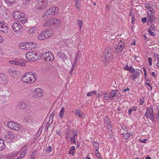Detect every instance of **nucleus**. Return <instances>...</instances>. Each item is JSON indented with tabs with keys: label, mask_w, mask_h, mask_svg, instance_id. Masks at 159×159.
Masks as SVG:
<instances>
[{
	"label": "nucleus",
	"mask_w": 159,
	"mask_h": 159,
	"mask_svg": "<svg viewBox=\"0 0 159 159\" xmlns=\"http://www.w3.org/2000/svg\"><path fill=\"white\" fill-rule=\"evenodd\" d=\"M148 21H149L151 23L152 22V21H153L155 19L154 15L152 13L150 15L148 14Z\"/></svg>",
	"instance_id": "17"
},
{
	"label": "nucleus",
	"mask_w": 159,
	"mask_h": 159,
	"mask_svg": "<svg viewBox=\"0 0 159 159\" xmlns=\"http://www.w3.org/2000/svg\"><path fill=\"white\" fill-rule=\"evenodd\" d=\"M18 21L21 22L23 23H25L26 21V18L24 14L23 16L20 17Z\"/></svg>",
	"instance_id": "24"
},
{
	"label": "nucleus",
	"mask_w": 159,
	"mask_h": 159,
	"mask_svg": "<svg viewBox=\"0 0 159 159\" xmlns=\"http://www.w3.org/2000/svg\"><path fill=\"white\" fill-rule=\"evenodd\" d=\"M111 92L112 93L115 94L116 95V94L117 92V90H112V91H111Z\"/></svg>",
	"instance_id": "59"
},
{
	"label": "nucleus",
	"mask_w": 159,
	"mask_h": 159,
	"mask_svg": "<svg viewBox=\"0 0 159 159\" xmlns=\"http://www.w3.org/2000/svg\"><path fill=\"white\" fill-rule=\"evenodd\" d=\"M37 53L33 51L28 52L25 55L26 59L31 61H34L37 59Z\"/></svg>",
	"instance_id": "5"
},
{
	"label": "nucleus",
	"mask_w": 159,
	"mask_h": 159,
	"mask_svg": "<svg viewBox=\"0 0 159 159\" xmlns=\"http://www.w3.org/2000/svg\"><path fill=\"white\" fill-rule=\"evenodd\" d=\"M0 28V31L3 33H7L8 29L7 27L4 24Z\"/></svg>",
	"instance_id": "18"
},
{
	"label": "nucleus",
	"mask_w": 159,
	"mask_h": 159,
	"mask_svg": "<svg viewBox=\"0 0 159 159\" xmlns=\"http://www.w3.org/2000/svg\"><path fill=\"white\" fill-rule=\"evenodd\" d=\"M148 61L150 66L152 65V59L151 57H149L148 58Z\"/></svg>",
	"instance_id": "47"
},
{
	"label": "nucleus",
	"mask_w": 159,
	"mask_h": 159,
	"mask_svg": "<svg viewBox=\"0 0 159 159\" xmlns=\"http://www.w3.org/2000/svg\"><path fill=\"white\" fill-rule=\"evenodd\" d=\"M78 23L79 25V26L80 27V30L81 29V27L82 26L83 23L82 20H78Z\"/></svg>",
	"instance_id": "40"
},
{
	"label": "nucleus",
	"mask_w": 159,
	"mask_h": 159,
	"mask_svg": "<svg viewBox=\"0 0 159 159\" xmlns=\"http://www.w3.org/2000/svg\"><path fill=\"white\" fill-rule=\"evenodd\" d=\"M125 70H128L130 73H135V70L133 68L132 66H128L127 65L124 67Z\"/></svg>",
	"instance_id": "16"
},
{
	"label": "nucleus",
	"mask_w": 159,
	"mask_h": 159,
	"mask_svg": "<svg viewBox=\"0 0 159 159\" xmlns=\"http://www.w3.org/2000/svg\"><path fill=\"white\" fill-rule=\"evenodd\" d=\"M93 145L95 147V148H98V147L99 145L98 143H95V144H93Z\"/></svg>",
	"instance_id": "60"
},
{
	"label": "nucleus",
	"mask_w": 159,
	"mask_h": 159,
	"mask_svg": "<svg viewBox=\"0 0 159 159\" xmlns=\"http://www.w3.org/2000/svg\"><path fill=\"white\" fill-rule=\"evenodd\" d=\"M75 63L73 65V66L71 67V70L70 72V74L71 76H72L74 75V68H75Z\"/></svg>",
	"instance_id": "26"
},
{
	"label": "nucleus",
	"mask_w": 159,
	"mask_h": 159,
	"mask_svg": "<svg viewBox=\"0 0 159 159\" xmlns=\"http://www.w3.org/2000/svg\"><path fill=\"white\" fill-rule=\"evenodd\" d=\"M131 109L132 110V111H135L137 109V107H133L131 108Z\"/></svg>",
	"instance_id": "58"
},
{
	"label": "nucleus",
	"mask_w": 159,
	"mask_h": 159,
	"mask_svg": "<svg viewBox=\"0 0 159 159\" xmlns=\"http://www.w3.org/2000/svg\"><path fill=\"white\" fill-rule=\"evenodd\" d=\"M10 63L12 65H17L22 66H24L25 65L24 62H20L18 61L12 60L9 61Z\"/></svg>",
	"instance_id": "13"
},
{
	"label": "nucleus",
	"mask_w": 159,
	"mask_h": 159,
	"mask_svg": "<svg viewBox=\"0 0 159 159\" xmlns=\"http://www.w3.org/2000/svg\"><path fill=\"white\" fill-rule=\"evenodd\" d=\"M38 3L37 8L40 10H43L46 9L49 6V2L48 0H35Z\"/></svg>",
	"instance_id": "2"
},
{
	"label": "nucleus",
	"mask_w": 159,
	"mask_h": 159,
	"mask_svg": "<svg viewBox=\"0 0 159 159\" xmlns=\"http://www.w3.org/2000/svg\"><path fill=\"white\" fill-rule=\"evenodd\" d=\"M81 112V111L79 110H76L74 111V113L76 115H77L79 114H80Z\"/></svg>",
	"instance_id": "49"
},
{
	"label": "nucleus",
	"mask_w": 159,
	"mask_h": 159,
	"mask_svg": "<svg viewBox=\"0 0 159 159\" xmlns=\"http://www.w3.org/2000/svg\"><path fill=\"white\" fill-rule=\"evenodd\" d=\"M157 110H158V113L157 116V119L159 120V107L157 108Z\"/></svg>",
	"instance_id": "64"
},
{
	"label": "nucleus",
	"mask_w": 159,
	"mask_h": 159,
	"mask_svg": "<svg viewBox=\"0 0 159 159\" xmlns=\"http://www.w3.org/2000/svg\"><path fill=\"white\" fill-rule=\"evenodd\" d=\"M42 131V129H40L39 128V129L38 132L37 134V135L38 134V135L39 136V135L41 133Z\"/></svg>",
	"instance_id": "62"
},
{
	"label": "nucleus",
	"mask_w": 159,
	"mask_h": 159,
	"mask_svg": "<svg viewBox=\"0 0 159 159\" xmlns=\"http://www.w3.org/2000/svg\"><path fill=\"white\" fill-rule=\"evenodd\" d=\"M6 138L8 139V141H11L15 138V136L12 132L8 131L7 133L6 134Z\"/></svg>",
	"instance_id": "12"
},
{
	"label": "nucleus",
	"mask_w": 159,
	"mask_h": 159,
	"mask_svg": "<svg viewBox=\"0 0 159 159\" xmlns=\"http://www.w3.org/2000/svg\"><path fill=\"white\" fill-rule=\"evenodd\" d=\"M138 77L137 75H135L134 73L132 74L130 76L131 78L133 80H135Z\"/></svg>",
	"instance_id": "37"
},
{
	"label": "nucleus",
	"mask_w": 159,
	"mask_h": 159,
	"mask_svg": "<svg viewBox=\"0 0 159 159\" xmlns=\"http://www.w3.org/2000/svg\"><path fill=\"white\" fill-rule=\"evenodd\" d=\"M65 112V108L62 107H61V110L60 111V114H59V117L60 118H63L64 116V114Z\"/></svg>",
	"instance_id": "23"
},
{
	"label": "nucleus",
	"mask_w": 159,
	"mask_h": 159,
	"mask_svg": "<svg viewBox=\"0 0 159 159\" xmlns=\"http://www.w3.org/2000/svg\"><path fill=\"white\" fill-rule=\"evenodd\" d=\"M43 95V90L41 89L38 88L35 89L33 97L35 98H38L41 97Z\"/></svg>",
	"instance_id": "8"
},
{
	"label": "nucleus",
	"mask_w": 159,
	"mask_h": 159,
	"mask_svg": "<svg viewBox=\"0 0 159 159\" xmlns=\"http://www.w3.org/2000/svg\"><path fill=\"white\" fill-rule=\"evenodd\" d=\"M18 107L19 108L24 109L26 108V104L23 102H20L18 104Z\"/></svg>",
	"instance_id": "19"
},
{
	"label": "nucleus",
	"mask_w": 159,
	"mask_h": 159,
	"mask_svg": "<svg viewBox=\"0 0 159 159\" xmlns=\"http://www.w3.org/2000/svg\"><path fill=\"white\" fill-rule=\"evenodd\" d=\"M26 152L24 151L22 153H21L19 157H18L16 159H22L24 156Z\"/></svg>",
	"instance_id": "29"
},
{
	"label": "nucleus",
	"mask_w": 159,
	"mask_h": 159,
	"mask_svg": "<svg viewBox=\"0 0 159 159\" xmlns=\"http://www.w3.org/2000/svg\"><path fill=\"white\" fill-rule=\"evenodd\" d=\"M43 33H41L38 36V38L39 40H41L45 39Z\"/></svg>",
	"instance_id": "32"
},
{
	"label": "nucleus",
	"mask_w": 159,
	"mask_h": 159,
	"mask_svg": "<svg viewBox=\"0 0 159 159\" xmlns=\"http://www.w3.org/2000/svg\"><path fill=\"white\" fill-rule=\"evenodd\" d=\"M33 45H34V43H32V42H30L28 44V46H30L31 47V48H34V46H32Z\"/></svg>",
	"instance_id": "56"
},
{
	"label": "nucleus",
	"mask_w": 159,
	"mask_h": 159,
	"mask_svg": "<svg viewBox=\"0 0 159 159\" xmlns=\"http://www.w3.org/2000/svg\"><path fill=\"white\" fill-rule=\"evenodd\" d=\"M124 138L125 139H127L129 138L131 135L129 133H125L122 134Z\"/></svg>",
	"instance_id": "28"
},
{
	"label": "nucleus",
	"mask_w": 159,
	"mask_h": 159,
	"mask_svg": "<svg viewBox=\"0 0 159 159\" xmlns=\"http://www.w3.org/2000/svg\"><path fill=\"white\" fill-rule=\"evenodd\" d=\"M52 147L51 146H50L46 148L45 150V151L46 152H52Z\"/></svg>",
	"instance_id": "34"
},
{
	"label": "nucleus",
	"mask_w": 159,
	"mask_h": 159,
	"mask_svg": "<svg viewBox=\"0 0 159 159\" xmlns=\"http://www.w3.org/2000/svg\"><path fill=\"white\" fill-rule=\"evenodd\" d=\"M44 61L47 62L52 61L54 59L53 55L50 51L44 52L40 54Z\"/></svg>",
	"instance_id": "3"
},
{
	"label": "nucleus",
	"mask_w": 159,
	"mask_h": 159,
	"mask_svg": "<svg viewBox=\"0 0 159 159\" xmlns=\"http://www.w3.org/2000/svg\"><path fill=\"white\" fill-rule=\"evenodd\" d=\"M132 110L130 109H129L128 112H129V116H130L131 115V112L132 111Z\"/></svg>",
	"instance_id": "63"
},
{
	"label": "nucleus",
	"mask_w": 159,
	"mask_h": 159,
	"mask_svg": "<svg viewBox=\"0 0 159 159\" xmlns=\"http://www.w3.org/2000/svg\"><path fill=\"white\" fill-rule=\"evenodd\" d=\"M59 11V9L57 7H53L49 9L46 11L44 14V16H48L49 15L54 14V13H57Z\"/></svg>",
	"instance_id": "6"
},
{
	"label": "nucleus",
	"mask_w": 159,
	"mask_h": 159,
	"mask_svg": "<svg viewBox=\"0 0 159 159\" xmlns=\"http://www.w3.org/2000/svg\"><path fill=\"white\" fill-rule=\"evenodd\" d=\"M96 155L97 157H100L101 156V154L99 152L96 153Z\"/></svg>",
	"instance_id": "61"
},
{
	"label": "nucleus",
	"mask_w": 159,
	"mask_h": 159,
	"mask_svg": "<svg viewBox=\"0 0 159 159\" xmlns=\"http://www.w3.org/2000/svg\"><path fill=\"white\" fill-rule=\"evenodd\" d=\"M37 153V152L36 150H34L32 152L31 156H35Z\"/></svg>",
	"instance_id": "52"
},
{
	"label": "nucleus",
	"mask_w": 159,
	"mask_h": 159,
	"mask_svg": "<svg viewBox=\"0 0 159 159\" xmlns=\"http://www.w3.org/2000/svg\"><path fill=\"white\" fill-rule=\"evenodd\" d=\"M104 95V99L106 100H111L110 93H103Z\"/></svg>",
	"instance_id": "22"
},
{
	"label": "nucleus",
	"mask_w": 159,
	"mask_h": 159,
	"mask_svg": "<svg viewBox=\"0 0 159 159\" xmlns=\"http://www.w3.org/2000/svg\"><path fill=\"white\" fill-rule=\"evenodd\" d=\"M147 18L145 17L143 18L142 19V21L143 22V23H145L147 21Z\"/></svg>",
	"instance_id": "51"
},
{
	"label": "nucleus",
	"mask_w": 159,
	"mask_h": 159,
	"mask_svg": "<svg viewBox=\"0 0 159 159\" xmlns=\"http://www.w3.org/2000/svg\"><path fill=\"white\" fill-rule=\"evenodd\" d=\"M75 147L74 146H72L70 148V151L72 152V153L73 154H74V152L75 151Z\"/></svg>",
	"instance_id": "45"
},
{
	"label": "nucleus",
	"mask_w": 159,
	"mask_h": 159,
	"mask_svg": "<svg viewBox=\"0 0 159 159\" xmlns=\"http://www.w3.org/2000/svg\"><path fill=\"white\" fill-rule=\"evenodd\" d=\"M6 99L4 97H2V98L0 100L1 103L2 105H4L5 103Z\"/></svg>",
	"instance_id": "38"
},
{
	"label": "nucleus",
	"mask_w": 159,
	"mask_h": 159,
	"mask_svg": "<svg viewBox=\"0 0 159 159\" xmlns=\"http://www.w3.org/2000/svg\"><path fill=\"white\" fill-rule=\"evenodd\" d=\"M35 74V73L34 72H30L26 73L21 77V80L25 83H33L36 80Z\"/></svg>",
	"instance_id": "1"
},
{
	"label": "nucleus",
	"mask_w": 159,
	"mask_h": 159,
	"mask_svg": "<svg viewBox=\"0 0 159 159\" xmlns=\"http://www.w3.org/2000/svg\"><path fill=\"white\" fill-rule=\"evenodd\" d=\"M70 139L71 141H73V143H76L75 138H71Z\"/></svg>",
	"instance_id": "55"
},
{
	"label": "nucleus",
	"mask_w": 159,
	"mask_h": 159,
	"mask_svg": "<svg viewBox=\"0 0 159 159\" xmlns=\"http://www.w3.org/2000/svg\"><path fill=\"white\" fill-rule=\"evenodd\" d=\"M106 52L105 54V66H107V64L111 61V59L112 57L111 52L107 50L106 51Z\"/></svg>",
	"instance_id": "7"
},
{
	"label": "nucleus",
	"mask_w": 159,
	"mask_h": 159,
	"mask_svg": "<svg viewBox=\"0 0 159 159\" xmlns=\"http://www.w3.org/2000/svg\"><path fill=\"white\" fill-rule=\"evenodd\" d=\"M125 46L124 42L121 40L119 42L117 47L116 48V49L119 52H121L125 48Z\"/></svg>",
	"instance_id": "11"
},
{
	"label": "nucleus",
	"mask_w": 159,
	"mask_h": 159,
	"mask_svg": "<svg viewBox=\"0 0 159 159\" xmlns=\"http://www.w3.org/2000/svg\"><path fill=\"white\" fill-rule=\"evenodd\" d=\"M144 116L146 117L148 119L150 117V115L148 113V111L145 113L144 114Z\"/></svg>",
	"instance_id": "48"
},
{
	"label": "nucleus",
	"mask_w": 159,
	"mask_h": 159,
	"mask_svg": "<svg viewBox=\"0 0 159 159\" xmlns=\"http://www.w3.org/2000/svg\"><path fill=\"white\" fill-rule=\"evenodd\" d=\"M152 30H150V28H149L148 29V32L150 35L151 36L154 37L155 36V34L153 32H152Z\"/></svg>",
	"instance_id": "36"
},
{
	"label": "nucleus",
	"mask_w": 159,
	"mask_h": 159,
	"mask_svg": "<svg viewBox=\"0 0 159 159\" xmlns=\"http://www.w3.org/2000/svg\"><path fill=\"white\" fill-rule=\"evenodd\" d=\"M29 32L31 34L35 33V29L34 28H31L30 29Z\"/></svg>",
	"instance_id": "42"
},
{
	"label": "nucleus",
	"mask_w": 159,
	"mask_h": 159,
	"mask_svg": "<svg viewBox=\"0 0 159 159\" xmlns=\"http://www.w3.org/2000/svg\"><path fill=\"white\" fill-rule=\"evenodd\" d=\"M96 93V92L95 91H92L91 92L87 93V96H92L93 95L95 94Z\"/></svg>",
	"instance_id": "31"
},
{
	"label": "nucleus",
	"mask_w": 159,
	"mask_h": 159,
	"mask_svg": "<svg viewBox=\"0 0 159 159\" xmlns=\"http://www.w3.org/2000/svg\"><path fill=\"white\" fill-rule=\"evenodd\" d=\"M51 20H47L44 23V25L45 26H49L52 25V23H51Z\"/></svg>",
	"instance_id": "35"
},
{
	"label": "nucleus",
	"mask_w": 159,
	"mask_h": 159,
	"mask_svg": "<svg viewBox=\"0 0 159 159\" xmlns=\"http://www.w3.org/2000/svg\"><path fill=\"white\" fill-rule=\"evenodd\" d=\"M7 125L8 128L14 130L18 131L20 128V126L19 124L14 122L8 121Z\"/></svg>",
	"instance_id": "4"
},
{
	"label": "nucleus",
	"mask_w": 159,
	"mask_h": 159,
	"mask_svg": "<svg viewBox=\"0 0 159 159\" xmlns=\"http://www.w3.org/2000/svg\"><path fill=\"white\" fill-rule=\"evenodd\" d=\"M51 23L52 25H55L56 26H59L61 24V21L59 19H57L54 18L53 19H51Z\"/></svg>",
	"instance_id": "15"
},
{
	"label": "nucleus",
	"mask_w": 159,
	"mask_h": 159,
	"mask_svg": "<svg viewBox=\"0 0 159 159\" xmlns=\"http://www.w3.org/2000/svg\"><path fill=\"white\" fill-rule=\"evenodd\" d=\"M12 27L14 32H16L21 30L22 26L18 23L14 22L12 25Z\"/></svg>",
	"instance_id": "9"
},
{
	"label": "nucleus",
	"mask_w": 159,
	"mask_h": 159,
	"mask_svg": "<svg viewBox=\"0 0 159 159\" xmlns=\"http://www.w3.org/2000/svg\"><path fill=\"white\" fill-rule=\"evenodd\" d=\"M33 117H33V116H29V119L27 120V121L28 122L30 121L33 122V120L32 119H33Z\"/></svg>",
	"instance_id": "50"
},
{
	"label": "nucleus",
	"mask_w": 159,
	"mask_h": 159,
	"mask_svg": "<svg viewBox=\"0 0 159 159\" xmlns=\"http://www.w3.org/2000/svg\"><path fill=\"white\" fill-rule=\"evenodd\" d=\"M72 134H73V136L72 138H75V137L77 135V131L76 130H75V131H73L72 132Z\"/></svg>",
	"instance_id": "44"
},
{
	"label": "nucleus",
	"mask_w": 159,
	"mask_h": 159,
	"mask_svg": "<svg viewBox=\"0 0 159 159\" xmlns=\"http://www.w3.org/2000/svg\"><path fill=\"white\" fill-rule=\"evenodd\" d=\"M159 55L157 54H154L153 55V57L155 59H156L157 57H159Z\"/></svg>",
	"instance_id": "57"
},
{
	"label": "nucleus",
	"mask_w": 159,
	"mask_h": 159,
	"mask_svg": "<svg viewBox=\"0 0 159 159\" xmlns=\"http://www.w3.org/2000/svg\"><path fill=\"white\" fill-rule=\"evenodd\" d=\"M109 93L110 95V97L111 98V100L113 99V98L115 96H116V95L111 92Z\"/></svg>",
	"instance_id": "54"
},
{
	"label": "nucleus",
	"mask_w": 159,
	"mask_h": 159,
	"mask_svg": "<svg viewBox=\"0 0 159 159\" xmlns=\"http://www.w3.org/2000/svg\"><path fill=\"white\" fill-rule=\"evenodd\" d=\"M145 84H146L149 87L151 88V90L152 88L151 85V84L149 83H147L146 82Z\"/></svg>",
	"instance_id": "53"
},
{
	"label": "nucleus",
	"mask_w": 159,
	"mask_h": 159,
	"mask_svg": "<svg viewBox=\"0 0 159 159\" xmlns=\"http://www.w3.org/2000/svg\"><path fill=\"white\" fill-rule=\"evenodd\" d=\"M58 56L61 59H64L66 58V56L65 54L63 53L60 52L58 54Z\"/></svg>",
	"instance_id": "27"
},
{
	"label": "nucleus",
	"mask_w": 159,
	"mask_h": 159,
	"mask_svg": "<svg viewBox=\"0 0 159 159\" xmlns=\"http://www.w3.org/2000/svg\"><path fill=\"white\" fill-rule=\"evenodd\" d=\"M24 15V14L17 11H14L13 13V16L14 18L18 21L19 20V18L22 16H23Z\"/></svg>",
	"instance_id": "10"
},
{
	"label": "nucleus",
	"mask_w": 159,
	"mask_h": 159,
	"mask_svg": "<svg viewBox=\"0 0 159 159\" xmlns=\"http://www.w3.org/2000/svg\"><path fill=\"white\" fill-rule=\"evenodd\" d=\"M5 148V146L4 143H1L0 144V150H2Z\"/></svg>",
	"instance_id": "43"
},
{
	"label": "nucleus",
	"mask_w": 159,
	"mask_h": 159,
	"mask_svg": "<svg viewBox=\"0 0 159 159\" xmlns=\"http://www.w3.org/2000/svg\"><path fill=\"white\" fill-rule=\"evenodd\" d=\"M27 45V44L26 43H22L20 45V48L23 49L28 50V48L25 46Z\"/></svg>",
	"instance_id": "25"
},
{
	"label": "nucleus",
	"mask_w": 159,
	"mask_h": 159,
	"mask_svg": "<svg viewBox=\"0 0 159 159\" xmlns=\"http://www.w3.org/2000/svg\"><path fill=\"white\" fill-rule=\"evenodd\" d=\"M108 123H109V121H108L107 123H106V124H107V125L108 126V131H112V126L111 125H109L108 124Z\"/></svg>",
	"instance_id": "39"
},
{
	"label": "nucleus",
	"mask_w": 159,
	"mask_h": 159,
	"mask_svg": "<svg viewBox=\"0 0 159 159\" xmlns=\"http://www.w3.org/2000/svg\"><path fill=\"white\" fill-rule=\"evenodd\" d=\"M5 2L7 3L11 4L13 3L15 0H4Z\"/></svg>",
	"instance_id": "46"
},
{
	"label": "nucleus",
	"mask_w": 159,
	"mask_h": 159,
	"mask_svg": "<svg viewBox=\"0 0 159 159\" xmlns=\"http://www.w3.org/2000/svg\"><path fill=\"white\" fill-rule=\"evenodd\" d=\"M149 119L152 120V122L156 123L157 122V120H159L157 119V117H156L155 116V114L154 115L150 116L149 118Z\"/></svg>",
	"instance_id": "20"
},
{
	"label": "nucleus",
	"mask_w": 159,
	"mask_h": 159,
	"mask_svg": "<svg viewBox=\"0 0 159 159\" xmlns=\"http://www.w3.org/2000/svg\"><path fill=\"white\" fill-rule=\"evenodd\" d=\"M150 30H152V31L155 30V25L153 24H151L150 26Z\"/></svg>",
	"instance_id": "41"
},
{
	"label": "nucleus",
	"mask_w": 159,
	"mask_h": 159,
	"mask_svg": "<svg viewBox=\"0 0 159 159\" xmlns=\"http://www.w3.org/2000/svg\"><path fill=\"white\" fill-rule=\"evenodd\" d=\"M145 100L144 98H139V103L141 105H142L144 103Z\"/></svg>",
	"instance_id": "33"
},
{
	"label": "nucleus",
	"mask_w": 159,
	"mask_h": 159,
	"mask_svg": "<svg viewBox=\"0 0 159 159\" xmlns=\"http://www.w3.org/2000/svg\"><path fill=\"white\" fill-rule=\"evenodd\" d=\"M44 37L45 39H47L50 36H51L52 33H51L50 32V30L49 29H47L43 32Z\"/></svg>",
	"instance_id": "14"
},
{
	"label": "nucleus",
	"mask_w": 159,
	"mask_h": 159,
	"mask_svg": "<svg viewBox=\"0 0 159 159\" xmlns=\"http://www.w3.org/2000/svg\"><path fill=\"white\" fill-rule=\"evenodd\" d=\"M147 111H148V112L150 116L155 114L153 112V109L150 107H148L147 109Z\"/></svg>",
	"instance_id": "21"
},
{
	"label": "nucleus",
	"mask_w": 159,
	"mask_h": 159,
	"mask_svg": "<svg viewBox=\"0 0 159 159\" xmlns=\"http://www.w3.org/2000/svg\"><path fill=\"white\" fill-rule=\"evenodd\" d=\"M76 3H75V7L76 8H78V10L80 8V1H78L77 0L75 1Z\"/></svg>",
	"instance_id": "30"
}]
</instances>
